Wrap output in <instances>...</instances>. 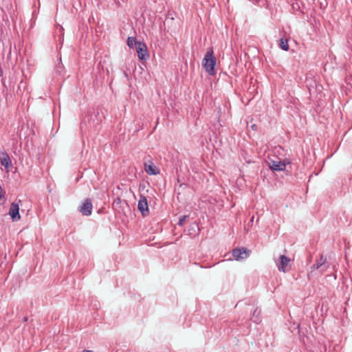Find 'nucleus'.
<instances>
[{
    "instance_id": "obj_1",
    "label": "nucleus",
    "mask_w": 352,
    "mask_h": 352,
    "mask_svg": "<svg viewBox=\"0 0 352 352\" xmlns=\"http://www.w3.org/2000/svg\"><path fill=\"white\" fill-rule=\"evenodd\" d=\"M216 63L217 59L214 56L213 50L212 48H210L206 52L202 60V66L210 76H213L216 74L214 70Z\"/></svg>"
},
{
    "instance_id": "obj_2",
    "label": "nucleus",
    "mask_w": 352,
    "mask_h": 352,
    "mask_svg": "<svg viewBox=\"0 0 352 352\" xmlns=\"http://www.w3.org/2000/svg\"><path fill=\"white\" fill-rule=\"evenodd\" d=\"M138 209L144 217L148 216L149 214L148 201L146 197L143 195H140V199L138 204Z\"/></svg>"
},
{
    "instance_id": "obj_3",
    "label": "nucleus",
    "mask_w": 352,
    "mask_h": 352,
    "mask_svg": "<svg viewBox=\"0 0 352 352\" xmlns=\"http://www.w3.org/2000/svg\"><path fill=\"white\" fill-rule=\"evenodd\" d=\"M135 50L138 54V57L140 60H146L149 57L147 47L144 43L142 42L138 44Z\"/></svg>"
},
{
    "instance_id": "obj_4",
    "label": "nucleus",
    "mask_w": 352,
    "mask_h": 352,
    "mask_svg": "<svg viewBox=\"0 0 352 352\" xmlns=\"http://www.w3.org/2000/svg\"><path fill=\"white\" fill-rule=\"evenodd\" d=\"M250 251L245 248H235L232 250V256L236 261L243 260L249 256Z\"/></svg>"
},
{
    "instance_id": "obj_5",
    "label": "nucleus",
    "mask_w": 352,
    "mask_h": 352,
    "mask_svg": "<svg viewBox=\"0 0 352 352\" xmlns=\"http://www.w3.org/2000/svg\"><path fill=\"white\" fill-rule=\"evenodd\" d=\"M289 164V161L287 160H271L270 162V167L272 170L276 171H282L285 169L286 164Z\"/></svg>"
},
{
    "instance_id": "obj_6",
    "label": "nucleus",
    "mask_w": 352,
    "mask_h": 352,
    "mask_svg": "<svg viewBox=\"0 0 352 352\" xmlns=\"http://www.w3.org/2000/svg\"><path fill=\"white\" fill-rule=\"evenodd\" d=\"M327 258L324 255H320L319 259L316 260L315 263L311 267V272L315 270L321 269L322 273H323L328 266L326 265Z\"/></svg>"
},
{
    "instance_id": "obj_7",
    "label": "nucleus",
    "mask_w": 352,
    "mask_h": 352,
    "mask_svg": "<svg viewBox=\"0 0 352 352\" xmlns=\"http://www.w3.org/2000/svg\"><path fill=\"white\" fill-rule=\"evenodd\" d=\"M9 214L10 215L13 221H17L21 219L19 204L15 202H12L11 204L9 210Z\"/></svg>"
},
{
    "instance_id": "obj_8",
    "label": "nucleus",
    "mask_w": 352,
    "mask_h": 352,
    "mask_svg": "<svg viewBox=\"0 0 352 352\" xmlns=\"http://www.w3.org/2000/svg\"><path fill=\"white\" fill-rule=\"evenodd\" d=\"M80 212L82 215L89 216L92 211V204L90 199H87L79 208Z\"/></svg>"
},
{
    "instance_id": "obj_9",
    "label": "nucleus",
    "mask_w": 352,
    "mask_h": 352,
    "mask_svg": "<svg viewBox=\"0 0 352 352\" xmlns=\"http://www.w3.org/2000/svg\"><path fill=\"white\" fill-rule=\"evenodd\" d=\"M144 170L149 175H156L160 173V170L151 161L144 163Z\"/></svg>"
},
{
    "instance_id": "obj_10",
    "label": "nucleus",
    "mask_w": 352,
    "mask_h": 352,
    "mask_svg": "<svg viewBox=\"0 0 352 352\" xmlns=\"http://www.w3.org/2000/svg\"><path fill=\"white\" fill-rule=\"evenodd\" d=\"M279 259L280 263L278 265V269L279 271L285 272L286 271L285 268L287 266L290 259L285 255H280Z\"/></svg>"
},
{
    "instance_id": "obj_11",
    "label": "nucleus",
    "mask_w": 352,
    "mask_h": 352,
    "mask_svg": "<svg viewBox=\"0 0 352 352\" xmlns=\"http://www.w3.org/2000/svg\"><path fill=\"white\" fill-rule=\"evenodd\" d=\"M1 164L6 168H8L12 164L10 157L6 152L2 153V156L1 157Z\"/></svg>"
},
{
    "instance_id": "obj_12",
    "label": "nucleus",
    "mask_w": 352,
    "mask_h": 352,
    "mask_svg": "<svg viewBox=\"0 0 352 352\" xmlns=\"http://www.w3.org/2000/svg\"><path fill=\"white\" fill-rule=\"evenodd\" d=\"M140 42L137 41V39L135 37L133 36H129L127 38V45L129 48H134L137 47L138 44H139Z\"/></svg>"
},
{
    "instance_id": "obj_13",
    "label": "nucleus",
    "mask_w": 352,
    "mask_h": 352,
    "mask_svg": "<svg viewBox=\"0 0 352 352\" xmlns=\"http://www.w3.org/2000/svg\"><path fill=\"white\" fill-rule=\"evenodd\" d=\"M251 320L256 324L261 321L260 317V311H258V309H254Z\"/></svg>"
},
{
    "instance_id": "obj_14",
    "label": "nucleus",
    "mask_w": 352,
    "mask_h": 352,
    "mask_svg": "<svg viewBox=\"0 0 352 352\" xmlns=\"http://www.w3.org/2000/svg\"><path fill=\"white\" fill-rule=\"evenodd\" d=\"M278 45L284 51L289 50L288 41L286 38H280L279 41Z\"/></svg>"
},
{
    "instance_id": "obj_15",
    "label": "nucleus",
    "mask_w": 352,
    "mask_h": 352,
    "mask_svg": "<svg viewBox=\"0 0 352 352\" xmlns=\"http://www.w3.org/2000/svg\"><path fill=\"white\" fill-rule=\"evenodd\" d=\"M190 235H196L199 232V227L197 223H192L188 228Z\"/></svg>"
},
{
    "instance_id": "obj_16",
    "label": "nucleus",
    "mask_w": 352,
    "mask_h": 352,
    "mask_svg": "<svg viewBox=\"0 0 352 352\" xmlns=\"http://www.w3.org/2000/svg\"><path fill=\"white\" fill-rule=\"evenodd\" d=\"M188 217L187 215H184L179 217L177 225L179 226H183L184 222L185 221L186 219Z\"/></svg>"
},
{
    "instance_id": "obj_17",
    "label": "nucleus",
    "mask_w": 352,
    "mask_h": 352,
    "mask_svg": "<svg viewBox=\"0 0 352 352\" xmlns=\"http://www.w3.org/2000/svg\"><path fill=\"white\" fill-rule=\"evenodd\" d=\"M121 203V199L119 197H117L114 200H113V205L114 206H118Z\"/></svg>"
},
{
    "instance_id": "obj_18",
    "label": "nucleus",
    "mask_w": 352,
    "mask_h": 352,
    "mask_svg": "<svg viewBox=\"0 0 352 352\" xmlns=\"http://www.w3.org/2000/svg\"><path fill=\"white\" fill-rule=\"evenodd\" d=\"M4 192L3 191V189L1 188V186L0 185V201H1L2 198L3 197ZM3 202L0 201V204H3Z\"/></svg>"
},
{
    "instance_id": "obj_19",
    "label": "nucleus",
    "mask_w": 352,
    "mask_h": 352,
    "mask_svg": "<svg viewBox=\"0 0 352 352\" xmlns=\"http://www.w3.org/2000/svg\"><path fill=\"white\" fill-rule=\"evenodd\" d=\"M82 352H93L92 351L84 350Z\"/></svg>"
},
{
    "instance_id": "obj_20",
    "label": "nucleus",
    "mask_w": 352,
    "mask_h": 352,
    "mask_svg": "<svg viewBox=\"0 0 352 352\" xmlns=\"http://www.w3.org/2000/svg\"><path fill=\"white\" fill-rule=\"evenodd\" d=\"M2 74H3V72H2V70L0 69V76H2Z\"/></svg>"
},
{
    "instance_id": "obj_21",
    "label": "nucleus",
    "mask_w": 352,
    "mask_h": 352,
    "mask_svg": "<svg viewBox=\"0 0 352 352\" xmlns=\"http://www.w3.org/2000/svg\"><path fill=\"white\" fill-rule=\"evenodd\" d=\"M60 31H63V27H60Z\"/></svg>"
},
{
    "instance_id": "obj_22",
    "label": "nucleus",
    "mask_w": 352,
    "mask_h": 352,
    "mask_svg": "<svg viewBox=\"0 0 352 352\" xmlns=\"http://www.w3.org/2000/svg\"><path fill=\"white\" fill-rule=\"evenodd\" d=\"M253 219H254V217H252V219H251V221L252 222L253 221Z\"/></svg>"
}]
</instances>
